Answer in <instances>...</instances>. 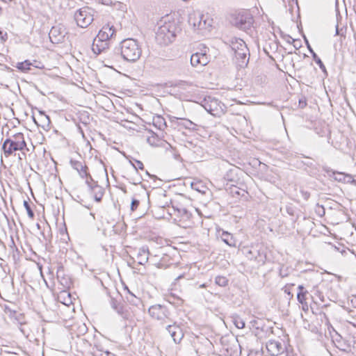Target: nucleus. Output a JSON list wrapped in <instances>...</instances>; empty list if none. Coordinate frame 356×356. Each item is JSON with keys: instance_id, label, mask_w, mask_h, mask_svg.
Listing matches in <instances>:
<instances>
[{"instance_id": "5", "label": "nucleus", "mask_w": 356, "mask_h": 356, "mask_svg": "<svg viewBox=\"0 0 356 356\" xmlns=\"http://www.w3.org/2000/svg\"><path fill=\"white\" fill-rule=\"evenodd\" d=\"M148 314L152 318L159 321L162 325L172 322L170 318V311L165 305L161 304L152 305L148 309Z\"/></svg>"}, {"instance_id": "9", "label": "nucleus", "mask_w": 356, "mask_h": 356, "mask_svg": "<svg viewBox=\"0 0 356 356\" xmlns=\"http://www.w3.org/2000/svg\"><path fill=\"white\" fill-rule=\"evenodd\" d=\"M202 106L211 115L216 116L221 109L220 102L211 97H207L204 99Z\"/></svg>"}, {"instance_id": "49", "label": "nucleus", "mask_w": 356, "mask_h": 356, "mask_svg": "<svg viewBox=\"0 0 356 356\" xmlns=\"http://www.w3.org/2000/svg\"><path fill=\"white\" fill-rule=\"evenodd\" d=\"M301 193L305 200H308L310 197V193L307 191H301Z\"/></svg>"}, {"instance_id": "38", "label": "nucleus", "mask_w": 356, "mask_h": 356, "mask_svg": "<svg viewBox=\"0 0 356 356\" xmlns=\"http://www.w3.org/2000/svg\"><path fill=\"white\" fill-rule=\"evenodd\" d=\"M334 179L339 181H343L346 179V175L342 172H333Z\"/></svg>"}, {"instance_id": "42", "label": "nucleus", "mask_w": 356, "mask_h": 356, "mask_svg": "<svg viewBox=\"0 0 356 356\" xmlns=\"http://www.w3.org/2000/svg\"><path fill=\"white\" fill-rule=\"evenodd\" d=\"M141 179H142L138 176L134 177L131 179V180L129 181V183L134 184V185H137V184H139L141 183Z\"/></svg>"}, {"instance_id": "41", "label": "nucleus", "mask_w": 356, "mask_h": 356, "mask_svg": "<svg viewBox=\"0 0 356 356\" xmlns=\"http://www.w3.org/2000/svg\"><path fill=\"white\" fill-rule=\"evenodd\" d=\"M111 307L115 311L118 307H120L122 304L119 303L115 299L111 298Z\"/></svg>"}, {"instance_id": "44", "label": "nucleus", "mask_w": 356, "mask_h": 356, "mask_svg": "<svg viewBox=\"0 0 356 356\" xmlns=\"http://www.w3.org/2000/svg\"><path fill=\"white\" fill-rule=\"evenodd\" d=\"M8 40V34L6 32L3 33L0 30V40L2 43H4Z\"/></svg>"}, {"instance_id": "57", "label": "nucleus", "mask_w": 356, "mask_h": 356, "mask_svg": "<svg viewBox=\"0 0 356 356\" xmlns=\"http://www.w3.org/2000/svg\"><path fill=\"white\" fill-rule=\"evenodd\" d=\"M321 301H324L323 297H321Z\"/></svg>"}, {"instance_id": "43", "label": "nucleus", "mask_w": 356, "mask_h": 356, "mask_svg": "<svg viewBox=\"0 0 356 356\" xmlns=\"http://www.w3.org/2000/svg\"><path fill=\"white\" fill-rule=\"evenodd\" d=\"M344 182L356 184V180L350 175H346Z\"/></svg>"}, {"instance_id": "20", "label": "nucleus", "mask_w": 356, "mask_h": 356, "mask_svg": "<svg viewBox=\"0 0 356 356\" xmlns=\"http://www.w3.org/2000/svg\"><path fill=\"white\" fill-rule=\"evenodd\" d=\"M307 48L310 52V54L312 56V58L316 62V63L319 66L320 69L325 73L327 74V70L325 65L321 60V58L317 56V54L314 52L313 49L311 47L310 44H309L308 41L306 40Z\"/></svg>"}, {"instance_id": "24", "label": "nucleus", "mask_w": 356, "mask_h": 356, "mask_svg": "<svg viewBox=\"0 0 356 356\" xmlns=\"http://www.w3.org/2000/svg\"><path fill=\"white\" fill-rule=\"evenodd\" d=\"M172 208L175 211H177L178 213V216L182 218L183 220H188L191 216V213L190 211H188L186 208L184 207H178L172 206Z\"/></svg>"}, {"instance_id": "33", "label": "nucleus", "mask_w": 356, "mask_h": 356, "mask_svg": "<svg viewBox=\"0 0 356 356\" xmlns=\"http://www.w3.org/2000/svg\"><path fill=\"white\" fill-rule=\"evenodd\" d=\"M40 115L41 117L40 120L43 123L42 124V127H49V124L51 123L49 117L48 115H47L43 111H40Z\"/></svg>"}, {"instance_id": "58", "label": "nucleus", "mask_w": 356, "mask_h": 356, "mask_svg": "<svg viewBox=\"0 0 356 356\" xmlns=\"http://www.w3.org/2000/svg\"><path fill=\"white\" fill-rule=\"evenodd\" d=\"M321 301H324L323 297H321Z\"/></svg>"}, {"instance_id": "32", "label": "nucleus", "mask_w": 356, "mask_h": 356, "mask_svg": "<svg viewBox=\"0 0 356 356\" xmlns=\"http://www.w3.org/2000/svg\"><path fill=\"white\" fill-rule=\"evenodd\" d=\"M228 279L225 276H217L215 278V283L220 286H226L228 284Z\"/></svg>"}, {"instance_id": "31", "label": "nucleus", "mask_w": 356, "mask_h": 356, "mask_svg": "<svg viewBox=\"0 0 356 356\" xmlns=\"http://www.w3.org/2000/svg\"><path fill=\"white\" fill-rule=\"evenodd\" d=\"M222 241L230 247H235L236 243L232 236L228 232H224L222 235Z\"/></svg>"}, {"instance_id": "22", "label": "nucleus", "mask_w": 356, "mask_h": 356, "mask_svg": "<svg viewBox=\"0 0 356 356\" xmlns=\"http://www.w3.org/2000/svg\"><path fill=\"white\" fill-rule=\"evenodd\" d=\"M56 275L57 278L60 280L61 284L66 286L69 285L70 282L68 279L65 277L64 273V268L60 264L58 265L57 266Z\"/></svg>"}, {"instance_id": "47", "label": "nucleus", "mask_w": 356, "mask_h": 356, "mask_svg": "<svg viewBox=\"0 0 356 356\" xmlns=\"http://www.w3.org/2000/svg\"><path fill=\"white\" fill-rule=\"evenodd\" d=\"M155 140H156V138L154 136H151V137H148L147 138V143L151 145H155Z\"/></svg>"}, {"instance_id": "28", "label": "nucleus", "mask_w": 356, "mask_h": 356, "mask_svg": "<svg viewBox=\"0 0 356 356\" xmlns=\"http://www.w3.org/2000/svg\"><path fill=\"white\" fill-rule=\"evenodd\" d=\"M126 289H128L126 287ZM129 292V295L126 296V299L128 302L134 306H138L141 303V300L139 298H137L135 295L130 292L129 289H127Z\"/></svg>"}, {"instance_id": "56", "label": "nucleus", "mask_w": 356, "mask_h": 356, "mask_svg": "<svg viewBox=\"0 0 356 356\" xmlns=\"http://www.w3.org/2000/svg\"><path fill=\"white\" fill-rule=\"evenodd\" d=\"M1 13H2V8H1V7L0 6V15H1Z\"/></svg>"}, {"instance_id": "8", "label": "nucleus", "mask_w": 356, "mask_h": 356, "mask_svg": "<svg viewBox=\"0 0 356 356\" xmlns=\"http://www.w3.org/2000/svg\"><path fill=\"white\" fill-rule=\"evenodd\" d=\"M188 23L193 26L194 30H207L211 26L207 18L204 15L197 13L190 15Z\"/></svg>"}, {"instance_id": "4", "label": "nucleus", "mask_w": 356, "mask_h": 356, "mask_svg": "<svg viewBox=\"0 0 356 356\" xmlns=\"http://www.w3.org/2000/svg\"><path fill=\"white\" fill-rule=\"evenodd\" d=\"M230 22L236 28L247 32L251 29L254 19L249 11L241 10L231 15Z\"/></svg>"}, {"instance_id": "23", "label": "nucleus", "mask_w": 356, "mask_h": 356, "mask_svg": "<svg viewBox=\"0 0 356 356\" xmlns=\"http://www.w3.org/2000/svg\"><path fill=\"white\" fill-rule=\"evenodd\" d=\"M178 125L189 130H196L197 125L192 121L185 118H177Z\"/></svg>"}, {"instance_id": "34", "label": "nucleus", "mask_w": 356, "mask_h": 356, "mask_svg": "<svg viewBox=\"0 0 356 356\" xmlns=\"http://www.w3.org/2000/svg\"><path fill=\"white\" fill-rule=\"evenodd\" d=\"M236 169H230L225 175V179L229 181L233 182L236 181V175L234 174Z\"/></svg>"}, {"instance_id": "2", "label": "nucleus", "mask_w": 356, "mask_h": 356, "mask_svg": "<svg viewBox=\"0 0 356 356\" xmlns=\"http://www.w3.org/2000/svg\"><path fill=\"white\" fill-rule=\"evenodd\" d=\"M179 28L175 22H167L165 20L163 24L161 25L156 33V40L161 45H168L171 43L178 31Z\"/></svg>"}, {"instance_id": "37", "label": "nucleus", "mask_w": 356, "mask_h": 356, "mask_svg": "<svg viewBox=\"0 0 356 356\" xmlns=\"http://www.w3.org/2000/svg\"><path fill=\"white\" fill-rule=\"evenodd\" d=\"M233 323L238 329H243L245 327V322L239 316L234 317L233 319Z\"/></svg>"}, {"instance_id": "30", "label": "nucleus", "mask_w": 356, "mask_h": 356, "mask_svg": "<svg viewBox=\"0 0 356 356\" xmlns=\"http://www.w3.org/2000/svg\"><path fill=\"white\" fill-rule=\"evenodd\" d=\"M115 312L124 320L129 319L131 316L130 313L123 305L118 307Z\"/></svg>"}, {"instance_id": "45", "label": "nucleus", "mask_w": 356, "mask_h": 356, "mask_svg": "<svg viewBox=\"0 0 356 356\" xmlns=\"http://www.w3.org/2000/svg\"><path fill=\"white\" fill-rule=\"evenodd\" d=\"M298 104H299V107L300 108H305L307 106V101H306L305 97L300 99Z\"/></svg>"}, {"instance_id": "48", "label": "nucleus", "mask_w": 356, "mask_h": 356, "mask_svg": "<svg viewBox=\"0 0 356 356\" xmlns=\"http://www.w3.org/2000/svg\"><path fill=\"white\" fill-rule=\"evenodd\" d=\"M286 212L290 216H294L295 210H294V209L293 207H286Z\"/></svg>"}, {"instance_id": "35", "label": "nucleus", "mask_w": 356, "mask_h": 356, "mask_svg": "<svg viewBox=\"0 0 356 356\" xmlns=\"http://www.w3.org/2000/svg\"><path fill=\"white\" fill-rule=\"evenodd\" d=\"M86 184L88 186L89 190L91 188V186H94L97 184V181H95L92 176L87 172V176H86Z\"/></svg>"}, {"instance_id": "11", "label": "nucleus", "mask_w": 356, "mask_h": 356, "mask_svg": "<svg viewBox=\"0 0 356 356\" xmlns=\"http://www.w3.org/2000/svg\"><path fill=\"white\" fill-rule=\"evenodd\" d=\"M66 33L64 26L59 24L51 28L49 33V37L52 43L59 44L64 42Z\"/></svg>"}, {"instance_id": "18", "label": "nucleus", "mask_w": 356, "mask_h": 356, "mask_svg": "<svg viewBox=\"0 0 356 356\" xmlns=\"http://www.w3.org/2000/svg\"><path fill=\"white\" fill-rule=\"evenodd\" d=\"M108 47V42L106 41H97V38H95L92 44V50L96 55L101 54L104 50Z\"/></svg>"}, {"instance_id": "19", "label": "nucleus", "mask_w": 356, "mask_h": 356, "mask_svg": "<svg viewBox=\"0 0 356 356\" xmlns=\"http://www.w3.org/2000/svg\"><path fill=\"white\" fill-rule=\"evenodd\" d=\"M90 191L92 194L94 199L96 202H99L102 201L103 195L104 194V189L103 187H102L97 184L94 186H91Z\"/></svg>"}, {"instance_id": "13", "label": "nucleus", "mask_w": 356, "mask_h": 356, "mask_svg": "<svg viewBox=\"0 0 356 356\" xmlns=\"http://www.w3.org/2000/svg\"><path fill=\"white\" fill-rule=\"evenodd\" d=\"M241 47L242 48L234 51V56L237 65L241 67H245L249 62L250 51L247 44H242Z\"/></svg>"}, {"instance_id": "14", "label": "nucleus", "mask_w": 356, "mask_h": 356, "mask_svg": "<svg viewBox=\"0 0 356 356\" xmlns=\"http://www.w3.org/2000/svg\"><path fill=\"white\" fill-rule=\"evenodd\" d=\"M266 347L267 351L271 356H277L281 355L284 350V348L282 343L275 340L268 341L266 343Z\"/></svg>"}, {"instance_id": "59", "label": "nucleus", "mask_w": 356, "mask_h": 356, "mask_svg": "<svg viewBox=\"0 0 356 356\" xmlns=\"http://www.w3.org/2000/svg\"><path fill=\"white\" fill-rule=\"evenodd\" d=\"M146 174L149 176H151L147 171H146Z\"/></svg>"}, {"instance_id": "15", "label": "nucleus", "mask_w": 356, "mask_h": 356, "mask_svg": "<svg viewBox=\"0 0 356 356\" xmlns=\"http://www.w3.org/2000/svg\"><path fill=\"white\" fill-rule=\"evenodd\" d=\"M115 34V29L113 26H110L109 25L104 26L99 31L97 35L95 37L97 41H108Z\"/></svg>"}, {"instance_id": "54", "label": "nucleus", "mask_w": 356, "mask_h": 356, "mask_svg": "<svg viewBox=\"0 0 356 356\" xmlns=\"http://www.w3.org/2000/svg\"><path fill=\"white\" fill-rule=\"evenodd\" d=\"M338 34H339V30H338V26H337L336 35H338Z\"/></svg>"}, {"instance_id": "50", "label": "nucleus", "mask_w": 356, "mask_h": 356, "mask_svg": "<svg viewBox=\"0 0 356 356\" xmlns=\"http://www.w3.org/2000/svg\"><path fill=\"white\" fill-rule=\"evenodd\" d=\"M286 270H283L282 268H281L280 270V275L282 277H285L287 276V273L286 272Z\"/></svg>"}, {"instance_id": "17", "label": "nucleus", "mask_w": 356, "mask_h": 356, "mask_svg": "<svg viewBox=\"0 0 356 356\" xmlns=\"http://www.w3.org/2000/svg\"><path fill=\"white\" fill-rule=\"evenodd\" d=\"M149 249L147 246H143L138 250L137 254L138 263L140 265H145L149 259Z\"/></svg>"}, {"instance_id": "16", "label": "nucleus", "mask_w": 356, "mask_h": 356, "mask_svg": "<svg viewBox=\"0 0 356 356\" xmlns=\"http://www.w3.org/2000/svg\"><path fill=\"white\" fill-rule=\"evenodd\" d=\"M70 164L73 169L76 170L81 178H84L87 176L88 167L80 161H76L71 159Z\"/></svg>"}, {"instance_id": "55", "label": "nucleus", "mask_w": 356, "mask_h": 356, "mask_svg": "<svg viewBox=\"0 0 356 356\" xmlns=\"http://www.w3.org/2000/svg\"><path fill=\"white\" fill-rule=\"evenodd\" d=\"M130 163H131V164L132 165V166H133V167H134V165H136V163H134L133 161H130Z\"/></svg>"}, {"instance_id": "53", "label": "nucleus", "mask_w": 356, "mask_h": 356, "mask_svg": "<svg viewBox=\"0 0 356 356\" xmlns=\"http://www.w3.org/2000/svg\"><path fill=\"white\" fill-rule=\"evenodd\" d=\"M191 186H192L193 188H194V189H195V190H197V191H198L200 192H202V193H204V191H202L199 190L198 188H195L194 186H193V184H191Z\"/></svg>"}, {"instance_id": "40", "label": "nucleus", "mask_w": 356, "mask_h": 356, "mask_svg": "<svg viewBox=\"0 0 356 356\" xmlns=\"http://www.w3.org/2000/svg\"><path fill=\"white\" fill-rule=\"evenodd\" d=\"M140 204V201L138 200H136L135 198H133L131 203V210L132 211H134L137 209Z\"/></svg>"}, {"instance_id": "7", "label": "nucleus", "mask_w": 356, "mask_h": 356, "mask_svg": "<svg viewBox=\"0 0 356 356\" xmlns=\"http://www.w3.org/2000/svg\"><path fill=\"white\" fill-rule=\"evenodd\" d=\"M208 48L204 47L200 52H195L191 56V64L194 67H202L207 65L209 61L210 58L207 55Z\"/></svg>"}, {"instance_id": "26", "label": "nucleus", "mask_w": 356, "mask_h": 356, "mask_svg": "<svg viewBox=\"0 0 356 356\" xmlns=\"http://www.w3.org/2000/svg\"><path fill=\"white\" fill-rule=\"evenodd\" d=\"M309 294H302V293H297V299L298 302L301 305L302 310L307 312L309 309V305L307 302V296Z\"/></svg>"}, {"instance_id": "27", "label": "nucleus", "mask_w": 356, "mask_h": 356, "mask_svg": "<svg viewBox=\"0 0 356 356\" xmlns=\"http://www.w3.org/2000/svg\"><path fill=\"white\" fill-rule=\"evenodd\" d=\"M153 124L160 130H163L167 127L165 119L160 115H157L153 118Z\"/></svg>"}, {"instance_id": "12", "label": "nucleus", "mask_w": 356, "mask_h": 356, "mask_svg": "<svg viewBox=\"0 0 356 356\" xmlns=\"http://www.w3.org/2000/svg\"><path fill=\"white\" fill-rule=\"evenodd\" d=\"M172 324H169L165 327V330L172 338L173 341L178 344L184 338V334L181 327L177 324V322L172 321Z\"/></svg>"}, {"instance_id": "51", "label": "nucleus", "mask_w": 356, "mask_h": 356, "mask_svg": "<svg viewBox=\"0 0 356 356\" xmlns=\"http://www.w3.org/2000/svg\"><path fill=\"white\" fill-rule=\"evenodd\" d=\"M171 298H172L173 299L176 298V296L173 294H171L170 296H168L167 298V300L168 302H169L170 303H172V301H171Z\"/></svg>"}, {"instance_id": "3", "label": "nucleus", "mask_w": 356, "mask_h": 356, "mask_svg": "<svg viewBox=\"0 0 356 356\" xmlns=\"http://www.w3.org/2000/svg\"><path fill=\"white\" fill-rule=\"evenodd\" d=\"M25 148H26V143L24 134L21 132L14 134L12 138L6 139L2 145L6 156L11 155L16 151H22Z\"/></svg>"}, {"instance_id": "36", "label": "nucleus", "mask_w": 356, "mask_h": 356, "mask_svg": "<svg viewBox=\"0 0 356 356\" xmlns=\"http://www.w3.org/2000/svg\"><path fill=\"white\" fill-rule=\"evenodd\" d=\"M23 204H24V208L26 210V212H27V214H28L29 217L30 218L33 219L34 218V216H35V214H34V212L32 210V209H31V206L29 204V201L24 200Z\"/></svg>"}, {"instance_id": "39", "label": "nucleus", "mask_w": 356, "mask_h": 356, "mask_svg": "<svg viewBox=\"0 0 356 356\" xmlns=\"http://www.w3.org/2000/svg\"><path fill=\"white\" fill-rule=\"evenodd\" d=\"M134 162L136 163V165H134V168L135 169L136 172H138V170H143L144 169V165L142 163V161L134 159Z\"/></svg>"}, {"instance_id": "52", "label": "nucleus", "mask_w": 356, "mask_h": 356, "mask_svg": "<svg viewBox=\"0 0 356 356\" xmlns=\"http://www.w3.org/2000/svg\"><path fill=\"white\" fill-rule=\"evenodd\" d=\"M23 325H24L23 324H20L19 330H20V331H21L23 334H25V330H24V327H23Z\"/></svg>"}, {"instance_id": "46", "label": "nucleus", "mask_w": 356, "mask_h": 356, "mask_svg": "<svg viewBox=\"0 0 356 356\" xmlns=\"http://www.w3.org/2000/svg\"><path fill=\"white\" fill-rule=\"evenodd\" d=\"M298 293H302V294H309L308 291L305 289L302 285H299L298 286Z\"/></svg>"}, {"instance_id": "21", "label": "nucleus", "mask_w": 356, "mask_h": 356, "mask_svg": "<svg viewBox=\"0 0 356 356\" xmlns=\"http://www.w3.org/2000/svg\"><path fill=\"white\" fill-rule=\"evenodd\" d=\"M226 43L229 44L234 52L241 49V45L246 44L242 39L235 37L229 38Z\"/></svg>"}, {"instance_id": "1", "label": "nucleus", "mask_w": 356, "mask_h": 356, "mask_svg": "<svg viewBox=\"0 0 356 356\" xmlns=\"http://www.w3.org/2000/svg\"><path fill=\"white\" fill-rule=\"evenodd\" d=\"M120 54L124 60L134 63L141 56L142 49L138 42L133 38H127L120 42Z\"/></svg>"}, {"instance_id": "10", "label": "nucleus", "mask_w": 356, "mask_h": 356, "mask_svg": "<svg viewBox=\"0 0 356 356\" xmlns=\"http://www.w3.org/2000/svg\"><path fill=\"white\" fill-rule=\"evenodd\" d=\"M246 257L250 260L254 261L258 266L265 264L266 255L264 250L256 248H252L245 252Z\"/></svg>"}, {"instance_id": "25", "label": "nucleus", "mask_w": 356, "mask_h": 356, "mask_svg": "<svg viewBox=\"0 0 356 356\" xmlns=\"http://www.w3.org/2000/svg\"><path fill=\"white\" fill-rule=\"evenodd\" d=\"M185 147L192 150L194 153L200 154L202 152V147L198 145L197 141L186 140L185 142Z\"/></svg>"}, {"instance_id": "29", "label": "nucleus", "mask_w": 356, "mask_h": 356, "mask_svg": "<svg viewBox=\"0 0 356 356\" xmlns=\"http://www.w3.org/2000/svg\"><path fill=\"white\" fill-rule=\"evenodd\" d=\"M32 65V63L29 60H26L23 62L17 63L16 65V67L22 72H26L30 70V67Z\"/></svg>"}, {"instance_id": "6", "label": "nucleus", "mask_w": 356, "mask_h": 356, "mask_svg": "<svg viewBox=\"0 0 356 356\" xmlns=\"http://www.w3.org/2000/svg\"><path fill=\"white\" fill-rule=\"evenodd\" d=\"M94 10L85 6L78 10L74 14V19L77 25L81 28L88 27L94 20Z\"/></svg>"}]
</instances>
